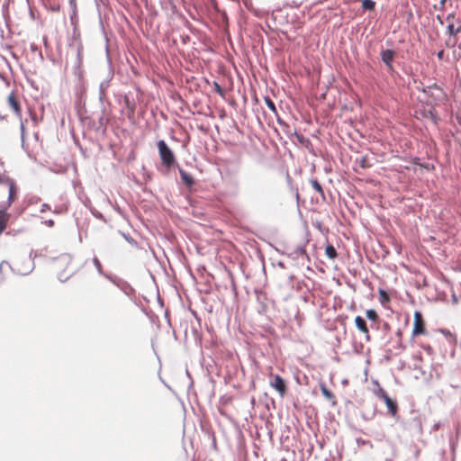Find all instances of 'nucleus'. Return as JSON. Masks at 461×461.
I'll return each instance as SVG.
<instances>
[{
    "mask_svg": "<svg viewBox=\"0 0 461 461\" xmlns=\"http://www.w3.org/2000/svg\"><path fill=\"white\" fill-rule=\"evenodd\" d=\"M355 323L359 331L364 333L366 337V339L369 340L370 334L366 321L361 316H357L355 318Z\"/></svg>",
    "mask_w": 461,
    "mask_h": 461,
    "instance_id": "7",
    "label": "nucleus"
},
{
    "mask_svg": "<svg viewBox=\"0 0 461 461\" xmlns=\"http://www.w3.org/2000/svg\"><path fill=\"white\" fill-rule=\"evenodd\" d=\"M27 263L30 264V260H27ZM22 264H23V262L21 260L17 259V260L14 261L12 269L17 275L23 276L30 272L31 266L28 265L26 267L21 268Z\"/></svg>",
    "mask_w": 461,
    "mask_h": 461,
    "instance_id": "9",
    "label": "nucleus"
},
{
    "mask_svg": "<svg viewBox=\"0 0 461 461\" xmlns=\"http://www.w3.org/2000/svg\"><path fill=\"white\" fill-rule=\"evenodd\" d=\"M395 52L392 50H384L381 53V59L386 64V66L392 69L393 65L392 62L394 59Z\"/></svg>",
    "mask_w": 461,
    "mask_h": 461,
    "instance_id": "8",
    "label": "nucleus"
},
{
    "mask_svg": "<svg viewBox=\"0 0 461 461\" xmlns=\"http://www.w3.org/2000/svg\"><path fill=\"white\" fill-rule=\"evenodd\" d=\"M375 6V3L373 0H363L362 7L364 10H374Z\"/></svg>",
    "mask_w": 461,
    "mask_h": 461,
    "instance_id": "17",
    "label": "nucleus"
},
{
    "mask_svg": "<svg viewBox=\"0 0 461 461\" xmlns=\"http://www.w3.org/2000/svg\"><path fill=\"white\" fill-rule=\"evenodd\" d=\"M366 317L370 320V321H378V314L376 313V312L373 309H370V310H367L366 312Z\"/></svg>",
    "mask_w": 461,
    "mask_h": 461,
    "instance_id": "19",
    "label": "nucleus"
},
{
    "mask_svg": "<svg viewBox=\"0 0 461 461\" xmlns=\"http://www.w3.org/2000/svg\"><path fill=\"white\" fill-rule=\"evenodd\" d=\"M375 394H376L377 397H379L381 399H384L385 397L388 396L386 392L382 387L378 388V390L376 391Z\"/></svg>",
    "mask_w": 461,
    "mask_h": 461,
    "instance_id": "22",
    "label": "nucleus"
},
{
    "mask_svg": "<svg viewBox=\"0 0 461 461\" xmlns=\"http://www.w3.org/2000/svg\"><path fill=\"white\" fill-rule=\"evenodd\" d=\"M157 145L162 165L167 169H171L176 164V158L174 152L163 140H158Z\"/></svg>",
    "mask_w": 461,
    "mask_h": 461,
    "instance_id": "2",
    "label": "nucleus"
},
{
    "mask_svg": "<svg viewBox=\"0 0 461 461\" xmlns=\"http://www.w3.org/2000/svg\"><path fill=\"white\" fill-rule=\"evenodd\" d=\"M310 183H311L312 188L317 193H319L321 195H324V192H323L322 186H321V185L319 183V181L317 179H311Z\"/></svg>",
    "mask_w": 461,
    "mask_h": 461,
    "instance_id": "16",
    "label": "nucleus"
},
{
    "mask_svg": "<svg viewBox=\"0 0 461 461\" xmlns=\"http://www.w3.org/2000/svg\"><path fill=\"white\" fill-rule=\"evenodd\" d=\"M325 254L330 259H335L338 257L335 248L330 244L326 246Z\"/></svg>",
    "mask_w": 461,
    "mask_h": 461,
    "instance_id": "14",
    "label": "nucleus"
},
{
    "mask_svg": "<svg viewBox=\"0 0 461 461\" xmlns=\"http://www.w3.org/2000/svg\"><path fill=\"white\" fill-rule=\"evenodd\" d=\"M179 174H180V176H181V179L182 181L188 186V187H191L194 184V178L193 176L187 173L186 171H185L184 169L182 168H179Z\"/></svg>",
    "mask_w": 461,
    "mask_h": 461,
    "instance_id": "11",
    "label": "nucleus"
},
{
    "mask_svg": "<svg viewBox=\"0 0 461 461\" xmlns=\"http://www.w3.org/2000/svg\"><path fill=\"white\" fill-rule=\"evenodd\" d=\"M459 49L461 50V42H460V45H459Z\"/></svg>",
    "mask_w": 461,
    "mask_h": 461,
    "instance_id": "30",
    "label": "nucleus"
},
{
    "mask_svg": "<svg viewBox=\"0 0 461 461\" xmlns=\"http://www.w3.org/2000/svg\"><path fill=\"white\" fill-rule=\"evenodd\" d=\"M456 34L461 31V26L456 27Z\"/></svg>",
    "mask_w": 461,
    "mask_h": 461,
    "instance_id": "29",
    "label": "nucleus"
},
{
    "mask_svg": "<svg viewBox=\"0 0 461 461\" xmlns=\"http://www.w3.org/2000/svg\"><path fill=\"white\" fill-rule=\"evenodd\" d=\"M321 391L323 394V396L330 401L332 402L333 405H336L337 402H336V397L335 395L333 394V393L331 391H330L325 384H321Z\"/></svg>",
    "mask_w": 461,
    "mask_h": 461,
    "instance_id": "12",
    "label": "nucleus"
},
{
    "mask_svg": "<svg viewBox=\"0 0 461 461\" xmlns=\"http://www.w3.org/2000/svg\"><path fill=\"white\" fill-rule=\"evenodd\" d=\"M426 334L427 330L425 320L423 319L422 313L419 311H416L413 315V329L411 337L416 338Z\"/></svg>",
    "mask_w": 461,
    "mask_h": 461,
    "instance_id": "4",
    "label": "nucleus"
},
{
    "mask_svg": "<svg viewBox=\"0 0 461 461\" xmlns=\"http://www.w3.org/2000/svg\"><path fill=\"white\" fill-rule=\"evenodd\" d=\"M213 86L216 93H218L221 97H224L225 92L222 87L217 82H214Z\"/></svg>",
    "mask_w": 461,
    "mask_h": 461,
    "instance_id": "21",
    "label": "nucleus"
},
{
    "mask_svg": "<svg viewBox=\"0 0 461 461\" xmlns=\"http://www.w3.org/2000/svg\"><path fill=\"white\" fill-rule=\"evenodd\" d=\"M94 264L95 265V267H97L99 272H101L102 266H101V263L98 260V258H94Z\"/></svg>",
    "mask_w": 461,
    "mask_h": 461,
    "instance_id": "23",
    "label": "nucleus"
},
{
    "mask_svg": "<svg viewBox=\"0 0 461 461\" xmlns=\"http://www.w3.org/2000/svg\"><path fill=\"white\" fill-rule=\"evenodd\" d=\"M8 105L14 112V113L21 118L22 117V109L20 105V102L18 101L14 93H11L7 97Z\"/></svg>",
    "mask_w": 461,
    "mask_h": 461,
    "instance_id": "6",
    "label": "nucleus"
},
{
    "mask_svg": "<svg viewBox=\"0 0 461 461\" xmlns=\"http://www.w3.org/2000/svg\"><path fill=\"white\" fill-rule=\"evenodd\" d=\"M384 403L386 404L387 408H388V411L389 412L393 415V416H395L396 413H397V411H398V405L397 403L393 401L389 396L385 397L384 399H383Z\"/></svg>",
    "mask_w": 461,
    "mask_h": 461,
    "instance_id": "10",
    "label": "nucleus"
},
{
    "mask_svg": "<svg viewBox=\"0 0 461 461\" xmlns=\"http://www.w3.org/2000/svg\"><path fill=\"white\" fill-rule=\"evenodd\" d=\"M379 301L383 305H385L390 302V296L384 289H379Z\"/></svg>",
    "mask_w": 461,
    "mask_h": 461,
    "instance_id": "15",
    "label": "nucleus"
},
{
    "mask_svg": "<svg viewBox=\"0 0 461 461\" xmlns=\"http://www.w3.org/2000/svg\"><path fill=\"white\" fill-rule=\"evenodd\" d=\"M265 103L267 106L275 113L277 114V110L276 107L275 103L270 99V97L267 96L265 97Z\"/></svg>",
    "mask_w": 461,
    "mask_h": 461,
    "instance_id": "18",
    "label": "nucleus"
},
{
    "mask_svg": "<svg viewBox=\"0 0 461 461\" xmlns=\"http://www.w3.org/2000/svg\"><path fill=\"white\" fill-rule=\"evenodd\" d=\"M7 181H8V180H6V181H3V180H2V178L0 177V183H5V185H6V182H7ZM5 189H6V186L5 187ZM4 193H5V194H7V192H6L5 190H4Z\"/></svg>",
    "mask_w": 461,
    "mask_h": 461,
    "instance_id": "28",
    "label": "nucleus"
},
{
    "mask_svg": "<svg viewBox=\"0 0 461 461\" xmlns=\"http://www.w3.org/2000/svg\"><path fill=\"white\" fill-rule=\"evenodd\" d=\"M361 167H368L369 165H366V158H363L361 161Z\"/></svg>",
    "mask_w": 461,
    "mask_h": 461,
    "instance_id": "26",
    "label": "nucleus"
},
{
    "mask_svg": "<svg viewBox=\"0 0 461 461\" xmlns=\"http://www.w3.org/2000/svg\"><path fill=\"white\" fill-rule=\"evenodd\" d=\"M443 55H444V50H440L439 52H438L437 56L439 59H441L443 58Z\"/></svg>",
    "mask_w": 461,
    "mask_h": 461,
    "instance_id": "27",
    "label": "nucleus"
},
{
    "mask_svg": "<svg viewBox=\"0 0 461 461\" xmlns=\"http://www.w3.org/2000/svg\"><path fill=\"white\" fill-rule=\"evenodd\" d=\"M65 267L64 271L59 274V279L64 281L72 276L76 270L77 266L74 264L72 258L68 256L63 257L59 261V267Z\"/></svg>",
    "mask_w": 461,
    "mask_h": 461,
    "instance_id": "3",
    "label": "nucleus"
},
{
    "mask_svg": "<svg viewBox=\"0 0 461 461\" xmlns=\"http://www.w3.org/2000/svg\"><path fill=\"white\" fill-rule=\"evenodd\" d=\"M5 191L7 192V196L0 201V235L6 229L10 219V214L6 211L18 196V187L14 181L6 182Z\"/></svg>",
    "mask_w": 461,
    "mask_h": 461,
    "instance_id": "1",
    "label": "nucleus"
},
{
    "mask_svg": "<svg viewBox=\"0 0 461 461\" xmlns=\"http://www.w3.org/2000/svg\"><path fill=\"white\" fill-rule=\"evenodd\" d=\"M50 205H49V204H47V203H43V204L41 205V212H46V211H50Z\"/></svg>",
    "mask_w": 461,
    "mask_h": 461,
    "instance_id": "24",
    "label": "nucleus"
},
{
    "mask_svg": "<svg viewBox=\"0 0 461 461\" xmlns=\"http://www.w3.org/2000/svg\"><path fill=\"white\" fill-rule=\"evenodd\" d=\"M453 18H454V15H451V14L447 15V20L449 22V23L447 26V32L449 35L456 36V27H455L454 23L450 21Z\"/></svg>",
    "mask_w": 461,
    "mask_h": 461,
    "instance_id": "13",
    "label": "nucleus"
},
{
    "mask_svg": "<svg viewBox=\"0 0 461 461\" xmlns=\"http://www.w3.org/2000/svg\"><path fill=\"white\" fill-rule=\"evenodd\" d=\"M272 380L269 382V384L272 388H274L281 397H284L286 393L287 385L285 381L279 375H273L270 374Z\"/></svg>",
    "mask_w": 461,
    "mask_h": 461,
    "instance_id": "5",
    "label": "nucleus"
},
{
    "mask_svg": "<svg viewBox=\"0 0 461 461\" xmlns=\"http://www.w3.org/2000/svg\"><path fill=\"white\" fill-rule=\"evenodd\" d=\"M294 136L296 138V140L302 145L306 146L310 142V140L301 133L295 132Z\"/></svg>",
    "mask_w": 461,
    "mask_h": 461,
    "instance_id": "20",
    "label": "nucleus"
},
{
    "mask_svg": "<svg viewBox=\"0 0 461 461\" xmlns=\"http://www.w3.org/2000/svg\"><path fill=\"white\" fill-rule=\"evenodd\" d=\"M44 223L48 226V227H53L54 226V221L53 220H48V221H45Z\"/></svg>",
    "mask_w": 461,
    "mask_h": 461,
    "instance_id": "25",
    "label": "nucleus"
}]
</instances>
